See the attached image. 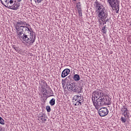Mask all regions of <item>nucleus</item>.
Here are the masks:
<instances>
[{
    "mask_svg": "<svg viewBox=\"0 0 131 131\" xmlns=\"http://www.w3.org/2000/svg\"><path fill=\"white\" fill-rule=\"evenodd\" d=\"M127 117H122L121 118V120L122 121V122H123V123H125L126 122V120H127Z\"/></svg>",
    "mask_w": 131,
    "mask_h": 131,
    "instance_id": "19",
    "label": "nucleus"
},
{
    "mask_svg": "<svg viewBox=\"0 0 131 131\" xmlns=\"http://www.w3.org/2000/svg\"><path fill=\"white\" fill-rule=\"evenodd\" d=\"M121 111L123 113L122 115H123L124 117H128V110H127V108L125 107V106H123Z\"/></svg>",
    "mask_w": 131,
    "mask_h": 131,
    "instance_id": "11",
    "label": "nucleus"
},
{
    "mask_svg": "<svg viewBox=\"0 0 131 131\" xmlns=\"http://www.w3.org/2000/svg\"><path fill=\"white\" fill-rule=\"evenodd\" d=\"M2 130V128L0 127V131H1Z\"/></svg>",
    "mask_w": 131,
    "mask_h": 131,
    "instance_id": "33",
    "label": "nucleus"
},
{
    "mask_svg": "<svg viewBox=\"0 0 131 131\" xmlns=\"http://www.w3.org/2000/svg\"><path fill=\"white\" fill-rule=\"evenodd\" d=\"M55 102H56V99H55V98H52L49 102V104H50V105L51 106H54V105H55Z\"/></svg>",
    "mask_w": 131,
    "mask_h": 131,
    "instance_id": "17",
    "label": "nucleus"
},
{
    "mask_svg": "<svg viewBox=\"0 0 131 131\" xmlns=\"http://www.w3.org/2000/svg\"><path fill=\"white\" fill-rule=\"evenodd\" d=\"M102 32H103L104 34H105L107 32V30H106V26H104V27L102 28Z\"/></svg>",
    "mask_w": 131,
    "mask_h": 131,
    "instance_id": "21",
    "label": "nucleus"
},
{
    "mask_svg": "<svg viewBox=\"0 0 131 131\" xmlns=\"http://www.w3.org/2000/svg\"><path fill=\"white\" fill-rule=\"evenodd\" d=\"M102 98L105 99H109V97L106 95H101V93L99 91H94L92 93V100H99L100 99L102 100Z\"/></svg>",
    "mask_w": 131,
    "mask_h": 131,
    "instance_id": "5",
    "label": "nucleus"
},
{
    "mask_svg": "<svg viewBox=\"0 0 131 131\" xmlns=\"http://www.w3.org/2000/svg\"><path fill=\"white\" fill-rule=\"evenodd\" d=\"M40 118L41 120L43 121V122H46V121H47V118L43 117V115H41V116H40Z\"/></svg>",
    "mask_w": 131,
    "mask_h": 131,
    "instance_id": "20",
    "label": "nucleus"
},
{
    "mask_svg": "<svg viewBox=\"0 0 131 131\" xmlns=\"http://www.w3.org/2000/svg\"><path fill=\"white\" fill-rule=\"evenodd\" d=\"M73 101H75V102H81L82 103V102H83V96L75 95L73 98Z\"/></svg>",
    "mask_w": 131,
    "mask_h": 131,
    "instance_id": "8",
    "label": "nucleus"
},
{
    "mask_svg": "<svg viewBox=\"0 0 131 131\" xmlns=\"http://www.w3.org/2000/svg\"><path fill=\"white\" fill-rule=\"evenodd\" d=\"M0 124H5V120H4V119L2 117H0Z\"/></svg>",
    "mask_w": 131,
    "mask_h": 131,
    "instance_id": "24",
    "label": "nucleus"
},
{
    "mask_svg": "<svg viewBox=\"0 0 131 131\" xmlns=\"http://www.w3.org/2000/svg\"><path fill=\"white\" fill-rule=\"evenodd\" d=\"M70 73V69H65L61 73V77L64 78L68 76V75Z\"/></svg>",
    "mask_w": 131,
    "mask_h": 131,
    "instance_id": "10",
    "label": "nucleus"
},
{
    "mask_svg": "<svg viewBox=\"0 0 131 131\" xmlns=\"http://www.w3.org/2000/svg\"><path fill=\"white\" fill-rule=\"evenodd\" d=\"M42 0H37V4H40V3H41Z\"/></svg>",
    "mask_w": 131,
    "mask_h": 131,
    "instance_id": "28",
    "label": "nucleus"
},
{
    "mask_svg": "<svg viewBox=\"0 0 131 131\" xmlns=\"http://www.w3.org/2000/svg\"><path fill=\"white\" fill-rule=\"evenodd\" d=\"M99 99H94L93 101V105L95 107V109L96 110H99V108H101L102 106L106 104V105H110L111 104V99L110 98H104V97H102Z\"/></svg>",
    "mask_w": 131,
    "mask_h": 131,
    "instance_id": "3",
    "label": "nucleus"
},
{
    "mask_svg": "<svg viewBox=\"0 0 131 131\" xmlns=\"http://www.w3.org/2000/svg\"><path fill=\"white\" fill-rule=\"evenodd\" d=\"M73 2H76V0H72Z\"/></svg>",
    "mask_w": 131,
    "mask_h": 131,
    "instance_id": "32",
    "label": "nucleus"
},
{
    "mask_svg": "<svg viewBox=\"0 0 131 131\" xmlns=\"http://www.w3.org/2000/svg\"><path fill=\"white\" fill-rule=\"evenodd\" d=\"M12 49H14V50H15V51H16V52H18V51H19V49L17 47H16V46L15 45H14L12 47Z\"/></svg>",
    "mask_w": 131,
    "mask_h": 131,
    "instance_id": "26",
    "label": "nucleus"
},
{
    "mask_svg": "<svg viewBox=\"0 0 131 131\" xmlns=\"http://www.w3.org/2000/svg\"><path fill=\"white\" fill-rule=\"evenodd\" d=\"M14 1L13 0H8L7 3H6V5H4L6 8H9V9H12L14 6Z\"/></svg>",
    "mask_w": 131,
    "mask_h": 131,
    "instance_id": "9",
    "label": "nucleus"
},
{
    "mask_svg": "<svg viewBox=\"0 0 131 131\" xmlns=\"http://www.w3.org/2000/svg\"><path fill=\"white\" fill-rule=\"evenodd\" d=\"M0 1L2 5H3V6H5V4H7V3H8V0H0Z\"/></svg>",
    "mask_w": 131,
    "mask_h": 131,
    "instance_id": "22",
    "label": "nucleus"
},
{
    "mask_svg": "<svg viewBox=\"0 0 131 131\" xmlns=\"http://www.w3.org/2000/svg\"><path fill=\"white\" fill-rule=\"evenodd\" d=\"M66 86L68 88V90L69 91H72V86H73V83H67L66 84Z\"/></svg>",
    "mask_w": 131,
    "mask_h": 131,
    "instance_id": "14",
    "label": "nucleus"
},
{
    "mask_svg": "<svg viewBox=\"0 0 131 131\" xmlns=\"http://www.w3.org/2000/svg\"><path fill=\"white\" fill-rule=\"evenodd\" d=\"M78 11V13H79V16L80 17H81V16H82V13L81 12V10H79Z\"/></svg>",
    "mask_w": 131,
    "mask_h": 131,
    "instance_id": "27",
    "label": "nucleus"
},
{
    "mask_svg": "<svg viewBox=\"0 0 131 131\" xmlns=\"http://www.w3.org/2000/svg\"><path fill=\"white\" fill-rule=\"evenodd\" d=\"M68 78H72V76H69L68 77H67L66 79H68Z\"/></svg>",
    "mask_w": 131,
    "mask_h": 131,
    "instance_id": "29",
    "label": "nucleus"
},
{
    "mask_svg": "<svg viewBox=\"0 0 131 131\" xmlns=\"http://www.w3.org/2000/svg\"><path fill=\"white\" fill-rule=\"evenodd\" d=\"M76 8L78 10H81V3L80 2L76 3Z\"/></svg>",
    "mask_w": 131,
    "mask_h": 131,
    "instance_id": "18",
    "label": "nucleus"
},
{
    "mask_svg": "<svg viewBox=\"0 0 131 131\" xmlns=\"http://www.w3.org/2000/svg\"><path fill=\"white\" fill-rule=\"evenodd\" d=\"M46 110L48 113L51 112V106L50 105L46 106Z\"/></svg>",
    "mask_w": 131,
    "mask_h": 131,
    "instance_id": "23",
    "label": "nucleus"
},
{
    "mask_svg": "<svg viewBox=\"0 0 131 131\" xmlns=\"http://www.w3.org/2000/svg\"><path fill=\"white\" fill-rule=\"evenodd\" d=\"M82 88L78 86V84L77 83L73 82V86L72 88V90L74 93H77L78 94H80L82 93Z\"/></svg>",
    "mask_w": 131,
    "mask_h": 131,
    "instance_id": "6",
    "label": "nucleus"
},
{
    "mask_svg": "<svg viewBox=\"0 0 131 131\" xmlns=\"http://www.w3.org/2000/svg\"><path fill=\"white\" fill-rule=\"evenodd\" d=\"M22 0H17V2H18V3H20V2H21Z\"/></svg>",
    "mask_w": 131,
    "mask_h": 131,
    "instance_id": "30",
    "label": "nucleus"
},
{
    "mask_svg": "<svg viewBox=\"0 0 131 131\" xmlns=\"http://www.w3.org/2000/svg\"><path fill=\"white\" fill-rule=\"evenodd\" d=\"M41 93L43 94V95H47V94H48V91L46 89V87H41Z\"/></svg>",
    "mask_w": 131,
    "mask_h": 131,
    "instance_id": "15",
    "label": "nucleus"
},
{
    "mask_svg": "<svg viewBox=\"0 0 131 131\" xmlns=\"http://www.w3.org/2000/svg\"><path fill=\"white\" fill-rule=\"evenodd\" d=\"M81 102L80 101H76V103H75V106H81Z\"/></svg>",
    "mask_w": 131,
    "mask_h": 131,
    "instance_id": "25",
    "label": "nucleus"
},
{
    "mask_svg": "<svg viewBox=\"0 0 131 131\" xmlns=\"http://www.w3.org/2000/svg\"><path fill=\"white\" fill-rule=\"evenodd\" d=\"M30 2H32V0H30Z\"/></svg>",
    "mask_w": 131,
    "mask_h": 131,
    "instance_id": "34",
    "label": "nucleus"
},
{
    "mask_svg": "<svg viewBox=\"0 0 131 131\" xmlns=\"http://www.w3.org/2000/svg\"><path fill=\"white\" fill-rule=\"evenodd\" d=\"M41 88H48L49 91H51V92H52V89H51V88L48 86V84L47 83V82L45 81V80H42L41 81Z\"/></svg>",
    "mask_w": 131,
    "mask_h": 131,
    "instance_id": "12",
    "label": "nucleus"
},
{
    "mask_svg": "<svg viewBox=\"0 0 131 131\" xmlns=\"http://www.w3.org/2000/svg\"><path fill=\"white\" fill-rule=\"evenodd\" d=\"M26 22L18 20L14 25V28L16 29V32L17 37L25 42L29 43L30 46L35 41V35H33L32 29H29L27 27Z\"/></svg>",
    "mask_w": 131,
    "mask_h": 131,
    "instance_id": "1",
    "label": "nucleus"
},
{
    "mask_svg": "<svg viewBox=\"0 0 131 131\" xmlns=\"http://www.w3.org/2000/svg\"><path fill=\"white\" fill-rule=\"evenodd\" d=\"M113 10H116V13L119 12V1L118 0H107Z\"/></svg>",
    "mask_w": 131,
    "mask_h": 131,
    "instance_id": "4",
    "label": "nucleus"
},
{
    "mask_svg": "<svg viewBox=\"0 0 131 131\" xmlns=\"http://www.w3.org/2000/svg\"><path fill=\"white\" fill-rule=\"evenodd\" d=\"M53 96H54V95H52L50 96V97H53Z\"/></svg>",
    "mask_w": 131,
    "mask_h": 131,
    "instance_id": "31",
    "label": "nucleus"
},
{
    "mask_svg": "<svg viewBox=\"0 0 131 131\" xmlns=\"http://www.w3.org/2000/svg\"><path fill=\"white\" fill-rule=\"evenodd\" d=\"M19 7H20V3H15L13 4V6L11 8V10H18Z\"/></svg>",
    "mask_w": 131,
    "mask_h": 131,
    "instance_id": "13",
    "label": "nucleus"
},
{
    "mask_svg": "<svg viewBox=\"0 0 131 131\" xmlns=\"http://www.w3.org/2000/svg\"><path fill=\"white\" fill-rule=\"evenodd\" d=\"M94 8L96 9L95 13L97 15L98 18L101 20H105L108 21V14L106 11V9L105 7L99 2L98 0H96L94 3Z\"/></svg>",
    "mask_w": 131,
    "mask_h": 131,
    "instance_id": "2",
    "label": "nucleus"
},
{
    "mask_svg": "<svg viewBox=\"0 0 131 131\" xmlns=\"http://www.w3.org/2000/svg\"><path fill=\"white\" fill-rule=\"evenodd\" d=\"M73 79L75 80V81H78V80L80 79V77L79 76V75L78 74L74 75Z\"/></svg>",
    "mask_w": 131,
    "mask_h": 131,
    "instance_id": "16",
    "label": "nucleus"
},
{
    "mask_svg": "<svg viewBox=\"0 0 131 131\" xmlns=\"http://www.w3.org/2000/svg\"><path fill=\"white\" fill-rule=\"evenodd\" d=\"M108 113H109V110L106 107H101L98 112L99 115L102 117L106 116V115H108Z\"/></svg>",
    "mask_w": 131,
    "mask_h": 131,
    "instance_id": "7",
    "label": "nucleus"
}]
</instances>
